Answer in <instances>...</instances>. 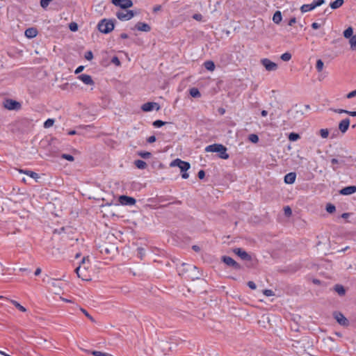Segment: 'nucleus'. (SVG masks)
<instances>
[{
    "label": "nucleus",
    "instance_id": "nucleus-1",
    "mask_svg": "<svg viewBox=\"0 0 356 356\" xmlns=\"http://www.w3.org/2000/svg\"><path fill=\"white\" fill-rule=\"evenodd\" d=\"M227 147L222 144L216 143L208 145L205 147V152L219 153V158L222 159H227L229 157V155L227 153Z\"/></svg>",
    "mask_w": 356,
    "mask_h": 356
},
{
    "label": "nucleus",
    "instance_id": "nucleus-2",
    "mask_svg": "<svg viewBox=\"0 0 356 356\" xmlns=\"http://www.w3.org/2000/svg\"><path fill=\"white\" fill-rule=\"evenodd\" d=\"M182 266L184 267L183 270H181L182 273L184 274L188 273V278L191 279L192 280H197L200 278L201 274L195 266L184 263L182 264Z\"/></svg>",
    "mask_w": 356,
    "mask_h": 356
},
{
    "label": "nucleus",
    "instance_id": "nucleus-3",
    "mask_svg": "<svg viewBox=\"0 0 356 356\" xmlns=\"http://www.w3.org/2000/svg\"><path fill=\"white\" fill-rule=\"evenodd\" d=\"M114 21L115 20L108 19L100 20L97 24L98 30L104 34L111 32L115 27Z\"/></svg>",
    "mask_w": 356,
    "mask_h": 356
},
{
    "label": "nucleus",
    "instance_id": "nucleus-4",
    "mask_svg": "<svg viewBox=\"0 0 356 356\" xmlns=\"http://www.w3.org/2000/svg\"><path fill=\"white\" fill-rule=\"evenodd\" d=\"M324 3L325 0H314V1L310 4L302 5L300 8V10L302 13H306L323 5Z\"/></svg>",
    "mask_w": 356,
    "mask_h": 356
},
{
    "label": "nucleus",
    "instance_id": "nucleus-5",
    "mask_svg": "<svg viewBox=\"0 0 356 356\" xmlns=\"http://www.w3.org/2000/svg\"><path fill=\"white\" fill-rule=\"evenodd\" d=\"M3 106L8 110L17 111L21 108V104L19 102L11 99H7L3 102Z\"/></svg>",
    "mask_w": 356,
    "mask_h": 356
},
{
    "label": "nucleus",
    "instance_id": "nucleus-6",
    "mask_svg": "<svg viewBox=\"0 0 356 356\" xmlns=\"http://www.w3.org/2000/svg\"><path fill=\"white\" fill-rule=\"evenodd\" d=\"M136 13L133 10L118 11L116 13L117 17L122 21L131 19Z\"/></svg>",
    "mask_w": 356,
    "mask_h": 356
},
{
    "label": "nucleus",
    "instance_id": "nucleus-7",
    "mask_svg": "<svg viewBox=\"0 0 356 356\" xmlns=\"http://www.w3.org/2000/svg\"><path fill=\"white\" fill-rule=\"evenodd\" d=\"M222 261L226 265L232 267L235 270H241L242 268L241 266L238 263L229 256H223L222 257Z\"/></svg>",
    "mask_w": 356,
    "mask_h": 356
},
{
    "label": "nucleus",
    "instance_id": "nucleus-8",
    "mask_svg": "<svg viewBox=\"0 0 356 356\" xmlns=\"http://www.w3.org/2000/svg\"><path fill=\"white\" fill-rule=\"evenodd\" d=\"M111 2L115 6H118L122 9H127L133 6L131 0H111Z\"/></svg>",
    "mask_w": 356,
    "mask_h": 356
},
{
    "label": "nucleus",
    "instance_id": "nucleus-9",
    "mask_svg": "<svg viewBox=\"0 0 356 356\" xmlns=\"http://www.w3.org/2000/svg\"><path fill=\"white\" fill-rule=\"evenodd\" d=\"M261 63L268 71H275L277 69V65L268 58L261 59Z\"/></svg>",
    "mask_w": 356,
    "mask_h": 356
},
{
    "label": "nucleus",
    "instance_id": "nucleus-10",
    "mask_svg": "<svg viewBox=\"0 0 356 356\" xmlns=\"http://www.w3.org/2000/svg\"><path fill=\"white\" fill-rule=\"evenodd\" d=\"M333 316L339 325L343 326L348 325V321L342 313L335 312H334Z\"/></svg>",
    "mask_w": 356,
    "mask_h": 356
},
{
    "label": "nucleus",
    "instance_id": "nucleus-11",
    "mask_svg": "<svg viewBox=\"0 0 356 356\" xmlns=\"http://www.w3.org/2000/svg\"><path fill=\"white\" fill-rule=\"evenodd\" d=\"M141 109L145 112H149L154 109L159 111L160 109V106L156 102H147L142 105Z\"/></svg>",
    "mask_w": 356,
    "mask_h": 356
},
{
    "label": "nucleus",
    "instance_id": "nucleus-12",
    "mask_svg": "<svg viewBox=\"0 0 356 356\" xmlns=\"http://www.w3.org/2000/svg\"><path fill=\"white\" fill-rule=\"evenodd\" d=\"M234 252L240 257L243 260L245 261H251L252 257L242 248H237L234 250Z\"/></svg>",
    "mask_w": 356,
    "mask_h": 356
},
{
    "label": "nucleus",
    "instance_id": "nucleus-13",
    "mask_svg": "<svg viewBox=\"0 0 356 356\" xmlns=\"http://www.w3.org/2000/svg\"><path fill=\"white\" fill-rule=\"evenodd\" d=\"M119 202L122 205H134L136 204V200L132 197L120 195L119 197Z\"/></svg>",
    "mask_w": 356,
    "mask_h": 356
},
{
    "label": "nucleus",
    "instance_id": "nucleus-14",
    "mask_svg": "<svg viewBox=\"0 0 356 356\" xmlns=\"http://www.w3.org/2000/svg\"><path fill=\"white\" fill-rule=\"evenodd\" d=\"M337 156H338L339 159L333 158L330 161L332 165V169L334 170H336L337 169V167L334 166L335 165H339V164L343 165V164H345L344 159H351V156L346 157V156H341V155H337Z\"/></svg>",
    "mask_w": 356,
    "mask_h": 356
},
{
    "label": "nucleus",
    "instance_id": "nucleus-15",
    "mask_svg": "<svg viewBox=\"0 0 356 356\" xmlns=\"http://www.w3.org/2000/svg\"><path fill=\"white\" fill-rule=\"evenodd\" d=\"M78 79L86 85L92 86L95 84V82L90 75L83 74L79 75Z\"/></svg>",
    "mask_w": 356,
    "mask_h": 356
},
{
    "label": "nucleus",
    "instance_id": "nucleus-16",
    "mask_svg": "<svg viewBox=\"0 0 356 356\" xmlns=\"http://www.w3.org/2000/svg\"><path fill=\"white\" fill-rule=\"evenodd\" d=\"M356 192V186H349L343 188L340 190L339 193L343 195H352Z\"/></svg>",
    "mask_w": 356,
    "mask_h": 356
},
{
    "label": "nucleus",
    "instance_id": "nucleus-17",
    "mask_svg": "<svg viewBox=\"0 0 356 356\" xmlns=\"http://www.w3.org/2000/svg\"><path fill=\"white\" fill-rule=\"evenodd\" d=\"M349 125H350V120H349V118H346L339 122V129L342 133H346L347 131V130L348 129Z\"/></svg>",
    "mask_w": 356,
    "mask_h": 356
},
{
    "label": "nucleus",
    "instance_id": "nucleus-18",
    "mask_svg": "<svg viewBox=\"0 0 356 356\" xmlns=\"http://www.w3.org/2000/svg\"><path fill=\"white\" fill-rule=\"evenodd\" d=\"M136 29L140 31L149 32L151 30V27L149 24L144 22H138L136 24Z\"/></svg>",
    "mask_w": 356,
    "mask_h": 356
},
{
    "label": "nucleus",
    "instance_id": "nucleus-19",
    "mask_svg": "<svg viewBox=\"0 0 356 356\" xmlns=\"http://www.w3.org/2000/svg\"><path fill=\"white\" fill-rule=\"evenodd\" d=\"M296 177V172H289L284 176V182L288 184H292L295 182Z\"/></svg>",
    "mask_w": 356,
    "mask_h": 356
},
{
    "label": "nucleus",
    "instance_id": "nucleus-20",
    "mask_svg": "<svg viewBox=\"0 0 356 356\" xmlns=\"http://www.w3.org/2000/svg\"><path fill=\"white\" fill-rule=\"evenodd\" d=\"M80 349L81 350H83V352L87 353H90L94 356H113L109 353H102V352L97 351V350H86V349H84L82 348H80Z\"/></svg>",
    "mask_w": 356,
    "mask_h": 356
},
{
    "label": "nucleus",
    "instance_id": "nucleus-21",
    "mask_svg": "<svg viewBox=\"0 0 356 356\" xmlns=\"http://www.w3.org/2000/svg\"><path fill=\"white\" fill-rule=\"evenodd\" d=\"M25 35L28 38H33L38 34V31L35 28H29L25 31Z\"/></svg>",
    "mask_w": 356,
    "mask_h": 356
},
{
    "label": "nucleus",
    "instance_id": "nucleus-22",
    "mask_svg": "<svg viewBox=\"0 0 356 356\" xmlns=\"http://www.w3.org/2000/svg\"><path fill=\"white\" fill-rule=\"evenodd\" d=\"M344 3V0H335L333 2H331L330 6L332 9H337L340 8Z\"/></svg>",
    "mask_w": 356,
    "mask_h": 356
},
{
    "label": "nucleus",
    "instance_id": "nucleus-23",
    "mask_svg": "<svg viewBox=\"0 0 356 356\" xmlns=\"http://www.w3.org/2000/svg\"><path fill=\"white\" fill-rule=\"evenodd\" d=\"M177 162L180 163L179 168L181 172H186L191 167V165L188 162L184 161H179Z\"/></svg>",
    "mask_w": 356,
    "mask_h": 356
},
{
    "label": "nucleus",
    "instance_id": "nucleus-24",
    "mask_svg": "<svg viewBox=\"0 0 356 356\" xmlns=\"http://www.w3.org/2000/svg\"><path fill=\"white\" fill-rule=\"evenodd\" d=\"M282 13L280 10H277L273 17V21L275 24H279L282 21Z\"/></svg>",
    "mask_w": 356,
    "mask_h": 356
},
{
    "label": "nucleus",
    "instance_id": "nucleus-25",
    "mask_svg": "<svg viewBox=\"0 0 356 356\" xmlns=\"http://www.w3.org/2000/svg\"><path fill=\"white\" fill-rule=\"evenodd\" d=\"M19 172L21 173H24V174L29 175V177H31V178H33L35 179H38L39 177L38 174L35 172H33V171L20 170Z\"/></svg>",
    "mask_w": 356,
    "mask_h": 356
},
{
    "label": "nucleus",
    "instance_id": "nucleus-26",
    "mask_svg": "<svg viewBox=\"0 0 356 356\" xmlns=\"http://www.w3.org/2000/svg\"><path fill=\"white\" fill-rule=\"evenodd\" d=\"M204 66L207 70L211 72L213 71L215 69V64L211 60L205 61L204 63Z\"/></svg>",
    "mask_w": 356,
    "mask_h": 356
},
{
    "label": "nucleus",
    "instance_id": "nucleus-27",
    "mask_svg": "<svg viewBox=\"0 0 356 356\" xmlns=\"http://www.w3.org/2000/svg\"><path fill=\"white\" fill-rule=\"evenodd\" d=\"M334 291L339 296H343L346 293V290H345L344 287L342 285H340V284H336L334 286Z\"/></svg>",
    "mask_w": 356,
    "mask_h": 356
},
{
    "label": "nucleus",
    "instance_id": "nucleus-28",
    "mask_svg": "<svg viewBox=\"0 0 356 356\" xmlns=\"http://www.w3.org/2000/svg\"><path fill=\"white\" fill-rule=\"evenodd\" d=\"M189 93L191 97L198 98L201 97V94L197 88H192L189 90Z\"/></svg>",
    "mask_w": 356,
    "mask_h": 356
},
{
    "label": "nucleus",
    "instance_id": "nucleus-29",
    "mask_svg": "<svg viewBox=\"0 0 356 356\" xmlns=\"http://www.w3.org/2000/svg\"><path fill=\"white\" fill-rule=\"evenodd\" d=\"M135 165L138 169H145L147 167V163L143 160L135 161Z\"/></svg>",
    "mask_w": 356,
    "mask_h": 356
},
{
    "label": "nucleus",
    "instance_id": "nucleus-30",
    "mask_svg": "<svg viewBox=\"0 0 356 356\" xmlns=\"http://www.w3.org/2000/svg\"><path fill=\"white\" fill-rule=\"evenodd\" d=\"M353 29L352 27H348V29H346L344 31H343V36L346 38H350L353 36Z\"/></svg>",
    "mask_w": 356,
    "mask_h": 356
},
{
    "label": "nucleus",
    "instance_id": "nucleus-31",
    "mask_svg": "<svg viewBox=\"0 0 356 356\" xmlns=\"http://www.w3.org/2000/svg\"><path fill=\"white\" fill-rule=\"evenodd\" d=\"M12 304L16 307L17 308L19 311L22 312H25L26 311V308L21 305L19 302H17V301L15 300H12L11 301Z\"/></svg>",
    "mask_w": 356,
    "mask_h": 356
},
{
    "label": "nucleus",
    "instance_id": "nucleus-32",
    "mask_svg": "<svg viewBox=\"0 0 356 356\" xmlns=\"http://www.w3.org/2000/svg\"><path fill=\"white\" fill-rule=\"evenodd\" d=\"M349 42L350 44L351 49L355 50L356 49V35H355L350 38Z\"/></svg>",
    "mask_w": 356,
    "mask_h": 356
},
{
    "label": "nucleus",
    "instance_id": "nucleus-33",
    "mask_svg": "<svg viewBox=\"0 0 356 356\" xmlns=\"http://www.w3.org/2000/svg\"><path fill=\"white\" fill-rule=\"evenodd\" d=\"M325 209L329 213H332L335 211L336 207L334 204L328 203L326 205Z\"/></svg>",
    "mask_w": 356,
    "mask_h": 356
},
{
    "label": "nucleus",
    "instance_id": "nucleus-34",
    "mask_svg": "<svg viewBox=\"0 0 356 356\" xmlns=\"http://www.w3.org/2000/svg\"><path fill=\"white\" fill-rule=\"evenodd\" d=\"M300 138V135L298 134L291 132L289 135V140L291 141H296Z\"/></svg>",
    "mask_w": 356,
    "mask_h": 356
},
{
    "label": "nucleus",
    "instance_id": "nucleus-35",
    "mask_svg": "<svg viewBox=\"0 0 356 356\" xmlns=\"http://www.w3.org/2000/svg\"><path fill=\"white\" fill-rule=\"evenodd\" d=\"M323 66H324V63L322 61V60H321V59L317 60L316 64V68L318 72H320L323 70Z\"/></svg>",
    "mask_w": 356,
    "mask_h": 356
},
{
    "label": "nucleus",
    "instance_id": "nucleus-36",
    "mask_svg": "<svg viewBox=\"0 0 356 356\" xmlns=\"http://www.w3.org/2000/svg\"><path fill=\"white\" fill-rule=\"evenodd\" d=\"M167 122H163L161 120H156L153 122V126L156 128H159V127H161L162 126H163Z\"/></svg>",
    "mask_w": 356,
    "mask_h": 356
},
{
    "label": "nucleus",
    "instance_id": "nucleus-37",
    "mask_svg": "<svg viewBox=\"0 0 356 356\" xmlns=\"http://www.w3.org/2000/svg\"><path fill=\"white\" fill-rule=\"evenodd\" d=\"M54 123V120L53 119H51V118H49L47 119L44 123V128H49L51 127V126H53Z\"/></svg>",
    "mask_w": 356,
    "mask_h": 356
},
{
    "label": "nucleus",
    "instance_id": "nucleus-38",
    "mask_svg": "<svg viewBox=\"0 0 356 356\" xmlns=\"http://www.w3.org/2000/svg\"><path fill=\"white\" fill-rule=\"evenodd\" d=\"M138 155L143 159H147L151 157L152 154L149 152H140Z\"/></svg>",
    "mask_w": 356,
    "mask_h": 356
},
{
    "label": "nucleus",
    "instance_id": "nucleus-39",
    "mask_svg": "<svg viewBox=\"0 0 356 356\" xmlns=\"http://www.w3.org/2000/svg\"><path fill=\"white\" fill-rule=\"evenodd\" d=\"M78 24L76 22H71L69 24V29L71 31L75 32L78 30Z\"/></svg>",
    "mask_w": 356,
    "mask_h": 356
},
{
    "label": "nucleus",
    "instance_id": "nucleus-40",
    "mask_svg": "<svg viewBox=\"0 0 356 356\" xmlns=\"http://www.w3.org/2000/svg\"><path fill=\"white\" fill-rule=\"evenodd\" d=\"M291 58V54L289 52H286L281 56V59L284 61H289Z\"/></svg>",
    "mask_w": 356,
    "mask_h": 356
},
{
    "label": "nucleus",
    "instance_id": "nucleus-41",
    "mask_svg": "<svg viewBox=\"0 0 356 356\" xmlns=\"http://www.w3.org/2000/svg\"><path fill=\"white\" fill-rule=\"evenodd\" d=\"M320 135L323 138H326L328 137L329 131L327 129H321L320 130Z\"/></svg>",
    "mask_w": 356,
    "mask_h": 356
},
{
    "label": "nucleus",
    "instance_id": "nucleus-42",
    "mask_svg": "<svg viewBox=\"0 0 356 356\" xmlns=\"http://www.w3.org/2000/svg\"><path fill=\"white\" fill-rule=\"evenodd\" d=\"M249 140L254 143H256L259 141V136L257 134H250L249 136Z\"/></svg>",
    "mask_w": 356,
    "mask_h": 356
},
{
    "label": "nucleus",
    "instance_id": "nucleus-43",
    "mask_svg": "<svg viewBox=\"0 0 356 356\" xmlns=\"http://www.w3.org/2000/svg\"><path fill=\"white\" fill-rule=\"evenodd\" d=\"M60 157L62 159H66L69 161H73L74 160V158L73 156L70 155V154H63Z\"/></svg>",
    "mask_w": 356,
    "mask_h": 356
},
{
    "label": "nucleus",
    "instance_id": "nucleus-44",
    "mask_svg": "<svg viewBox=\"0 0 356 356\" xmlns=\"http://www.w3.org/2000/svg\"><path fill=\"white\" fill-rule=\"evenodd\" d=\"M51 1L52 0H40L41 7L43 8H46Z\"/></svg>",
    "mask_w": 356,
    "mask_h": 356
},
{
    "label": "nucleus",
    "instance_id": "nucleus-45",
    "mask_svg": "<svg viewBox=\"0 0 356 356\" xmlns=\"http://www.w3.org/2000/svg\"><path fill=\"white\" fill-rule=\"evenodd\" d=\"M93 58V54L91 51H88L85 54V58L88 60H92Z\"/></svg>",
    "mask_w": 356,
    "mask_h": 356
},
{
    "label": "nucleus",
    "instance_id": "nucleus-46",
    "mask_svg": "<svg viewBox=\"0 0 356 356\" xmlns=\"http://www.w3.org/2000/svg\"><path fill=\"white\" fill-rule=\"evenodd\" d=\"M263 293L266 296H273L275 295L274 292L270 289H265L263 291Z\"/></svg>",
    "mask_w": 356,
    "mask_h": 356
},
{
    "label": "nucleus",
    "instance_id": "nucleus-47",
    "mask_svg": "<svg viewBox=\"0 0 356 356\" xmlns=\"http://www.w3.org/2000/svg\"><path fill=\"white\" fill-rule=\"evenodd\" d=\"M284 210V214L286 216H290L292 214L291 209L289 206L285 207Z\"/></svg>",
    "mask_w": 356,
    "mask_h": 356
},
{
    "label": "nucleus",
    "instance_id": "nucleus-48",
    "mask_svg": "<svg viewBox=\"0 0 356 356\" xmlns=\"http://www.w3.org/2000/svg\"><path fill=\"white\" fill-rule=\"evenodd\" d=\"M81 310L85 314V316L88 317L91 321H95L92 316H90V314L86 309L81 308Z\"/></svg>",
    "mask_w": 356,
    "mask_h": 356
},
{
    "label": "nucleus",
    "instance_id": "nucleus-49",
    "mask_svg": "<svg viewBox=\"0 0 356 356\" xmlns=\"http://www.w3.org/2000/svg\"><path fill=\"white\" fill-rule=\"evenodd\" d=\"M193 18L197 21H202L203 16L200 13H195L193 15Z\"/></svg>",
    "mask_w": 356,
    "mask_h": 356
},
{
    "label": "nucleus",
    "instance_id": "nucleus-50",
    "mask_svg": "<svg viewBox=\"0 0 356 356\" xmlns=\"http://www.w3.org/2000/svg\"><path fill=\"white\" fill-rule=\"evenodd\" d=\"M111 63L115 64L117 66H119L120 65V61L117 56H114L112 58Z\"/></svg>",
    "mask_w": 356,
    "mask_h": 356
},
{
    "label": "nucleus",
    "instance_id": "nucleus-51",
    "mask_svg": "<svg viewBox=\"0 0 356 356\" xmlns=\"http://www.w3.org/2000/svg\"><path fill=\"white\" fill-rule=\"evenodd\" d=\"M356 97V89L355 90L351 91L350 92L346 95V98L351 99Z\"/></svg>",
    "mask_w": 356,
    "mask_h": 356
},
{
    "label": "nucleus",
    "instance_id": "nucleus-52",
    "mask_svg": "<svg viewBox=\"0 0 356 356\" xmlns=\"http://www.w3.org/2000/svg\"><path fill=\"white\" fill-rule=\"evenodd\" d=\"M198 178L202 179L205 177V172L203 170H200L197 173Z\"/></svg>",
    "mask_w": 356,
    "mask_h": 356
},
{
    "label": "nucleus",
    "instance_id": "nucleus-53",
    "mask_svg": "<svg viewBox=\"0 0 356 356\" xmlns=\"http://www.w3.org/2000/svg\"><path fill=\"white\" fill-rule=\"evenodd\" d=\"M332 111H333L335 113H346L348 114V111L347 110H344V109H331Z\"/></svg>",
    "mask_w": 356,
    "mask_h": 356
},
{
    "label": "nucleus",
    "instance_id": "nucleus-54",
    "mask_svg": "<svg viewBox=\"0 0 356 356\" xmlns=\"http://www.w3.org/2000/svg\"><path fill=\"white\" fill-rule=\"evenodd\" d=\"M248 286L251 289H256L257 288V286L255 284V283L252 281H249L248 282Z\"/></svg>",
    "mask_w": 356,
    "mask_h": 356
},
{
    "label": "nucleus",
    "instance_id": "nucleus-55",
    "mask_svg": "<svg viewBox=\"0 0 356 356\" xmlns=\"http://www.w3.org/2000/svg\"><path fill=\"white\" fill-rule=\"evenodd\" d=\"M138 254L140 255V257L142 258L145 254V250L143 248H138L137 249Z\"/></svg>",
    "mask_w": 356,
    "mask_h": 356
},
{
    "label": "nucleus",
    "instance_id": "nucleus-56",
    "mask_svg": "<svg viewBox=\"0 0 356 356\" xmlns=\"http://www.w3.org/2000/svg\"><path fill=\"white\" fill-rule=\"evenodd\" d=\"M181 161V159H177L174 160V161L171 163L170 165H171V166H177V167H179V166H180V163L177 162V161Z\"/></svg>",
    "mask_w": 356,
    "mask_h": 356
},
{
    "label": "nucleus",
    "instance_id": "nucleus-57",
    "mask_svg": "<svg viewBox=\"0 0 356 356\" xmlns=\"http://www.w3.org/2000/svg\"><path fill=\"white\" fill-rule=\"evenodd\" d=\"M156 141V137L154 136H151L147 139V142L149 143H152Z\"/></svg>",
    "mask_w": 356,
    "mask_h": 356
},
{
    "label": "nucleus",
    "instance_id": "nucleus-58",
    "mask_svg": "<svg viewBox=\"0 0 356 356\" xmlns=\"http://www.w3.org/2000/svg\"><path fill=\"white\" fill-rule=\"evenodd\" d=\"M161 6L160 5H156L155 6L154 8H153V12L154 13H157L158 11L161 10Z\"/></svg>",
    "mask_w": 356,
    "mask_h": 356
},
{
    "label": "nucleus",
    "instance_id": "nucleus-59",
    "mask_svg": "<svg viewBox=\"0 0 356 356\" xmlns=\"http://www.w3.org/2000/svg\"><path fill=\"white\" fill-rule=\"evenodd\" d=\"M81 266H78V267L75 269V272H76V273L77 274V276H78L79 277H81V274H80V271H81Z\"/></svg>",
    "mask_w": 356,
    "mask_h": 356
},
{
    "label": "nucleus",
    "instance_id": "nucleus-60",
    "mask_svg": "<svg viewBox=\"0 0 356 356\" xmlns=\"http://www.w3.org/2000/svg\"><path fill=\"white\" fill-rule=\"evenodd\" d=\"M321 26V25L317 23V22H314L312 24V27L314 29H319Z\"/></svg>",
    "mask_w": 356,
    "mask_h": 356
},
{
    "label": "nucleus",
    "instance_id": "nucleus-61",
    "mask_svg": "<svg viewBox=\"0 0 356 356\" xmlns=\"http://www.w3.org/2000/svg\"><path fill=\"white\" fill-rule=\"evenodd\" d=\"M84 67L83 66H79L78 67L76 70H75V74H79L80 72H81L83 70Z\"/></svg>",
    "mask_w": 356,
    "mask_h": 356
},
{
    "label": "nucleus",
    "instance_id": "nucleus-62",
    "mask_svg": "<svg viewBox=\"0 0 356 356\" xmlns=\"http://www.w3.org/2000/svg\"><path fill=\"white\" fill-rule=\"evenodd\" d=\"M296 22V17H293V18H291V19L289 20V23H288V24H289V26H292V25H293Z\"/></svg>",
    "mask_w": 356,
    "mask_h": 356
},
{
    "label": "nucleus",
    "instance_id": "nucleus-63",
    "mask_svg": "<svg viewBox=\"0 0 356 356\" xmlns=\"http://www.w3.org/2000/svg\"><path fill=\"white\" fill-rule=\"evenodd\" d=\"M192 249L195 252H199L200 250V248L198 245H193Z\"/></svg>",
    "mask_w": 356,
    "mask_h": 356
},
{
    "label": "nucleus",
    "instance_id": "nucleus-64",
    "mask_svg": "<svg viewBox=\"0 0 356 356\" xmlns=\"http://www.w3.org/2000/svg\"><path fill=\"white\" fill-rule=\"evenodd\" d=\"M188 174L186 172H183L182 175H181V177L183 179H188Z\"/></svg>",
    "mask_w": 356,
    "mask_h": 356
}]
</instances>
